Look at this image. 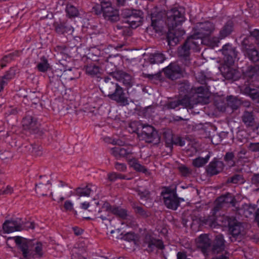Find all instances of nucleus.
Returning <instances> with one entry per match:
<instances>
[{
  "label": "nucleus",
  "mask_w": 259,
  "mask_h": 259,
  "mask_svg": "<svg viewBox=\"0 0 259 259\" xmlns=\"http://www.w3.org/2000/svg\"><path fill=\"white\" fill-rule=\"evenodd\" d=\"M214 29L213 25L209 22L199 23L194 29V31L199 35V37L204 38L209 35Z\"/></svg>",
  "instance_id": "obj_9"
},
{
  "label": "nucleus",
  "mask_w": 259,
  "mask_h": 259,
  "mask_svg": "<svg viewBox=\"0 0 259 259\" xmlns=\"http://www.w3.org/2000/svg\"><path fill=\"white\" fill-rule=\"evenodd\" d=\"M138 125V122H134L131 123L130 125L129 128H131L132 130H130V129L128 130L130 132L136 133L140 140H143L144 139L146 135L145 134L143 133L142 131L144 127V125L139 124V126L137 128L133 130L134 127H137Z\"/></svg>",
  "instance_id": "obj_18"
},
{
  "label": "nucleus",
  "mask_w": 259,
  "mask_h": 259,
  "mask_svg": "<svg viewBox=\"0 0 259 259\" xmlns=\"http://www.w3.org/2000/svg\"><path fill=\"white\" fill-rule=\"evenodd\" d=\"M251 35L255 39L259 40V30L255 29L253 31L251 32Z\"/></svg>",
  "instance_id": "obj_56"
},
{
  "label": "nucleus",
  "mask_w": 259,
  "mask_h": 259,
  "mask_svg": "<svg viewBox=\"0 0 259 259\" xmlns=\"http://www.w3.org/2000/svg\"><path fill=\"white\" fill-rule=\"evenodd\" d=\"M223 167L224 164L222 161L211 162L209 164L208 171L211 175H216L223 170Z\"/></svg>",
  "instance_id": "obj_17"
},
{
  "label": "nucleus",
  "mask_w": 259,
  "mask_h": 259,
  "mask_svg": "<svg viewBox=\"0 0 259 259\" xmlns=\"http://www.w3.org/2000/svg\"><path fill=\"white\" fill-rule=\"evenodd\" d=\"M22 125L25 129L32 131H35L38 127L36 120L30 115H27L23 118Z\"/></svg>",
  "instance_id": "obj_15"
},
{
  "label": "nucleus",
  "mask_w": 259,
  "mask_h": 259,
  "mask_svg": "<svg viewBox=\"0 0 259 259\" xmlns=\"http://www.w3.org/2000/svg\"><path fill=\"white\" fill-rule=\"evenodd\" d=\"M220 38L218 37H213L210 39L209 42H208V45L211 46L212 47H215L218 46L219 42H220Z\"/></svg>",
  "instance_id": "obj_48"
},
{
  "label": "nucleus",
  "mask_w": 259,
  "mask_h": 259,
  "mask_svg": "<svg viewBox=\"0 0 259 259\" xmlns=\"http://www.w3.org/2000/svg\"><path fill=\"white\" fill-rule=\"evenodd\" d=\"M176 189V188L173 189L165 188L161 192L165 205L167 208L175 210L178 207L180 200L184 201L183 198L177 197Z\"/></svg>",
  "instance_id": "obj_4"
},
{
  "label": "nucleus",
  "mask_w": 259,
  "mask_h": 259,
  "mask_svg": "<svg viewBox=\"0 0 259 259\" xmlns=\"http://www.w3.org/2000/svg\"><path fill=\"white\" fill-rule=\"evenodd\" d=\"M128 237H129L132 240L134 239V236L132 234H127L125 236V237L127 238Z\"/></svg>",
  "instance_id": "obj_62"
},
{
  "label": "nucleus",
  "mask_w": 259,
  "mask_h": 259,
  "mask_svg": "<svg viewBox=\"0 0 259 259\" xmlns=\"http://www.w3.org/2000/svg\"><path fill=\"white\" fill-rule=\"evenodd\" d=\"M222 53L224 55V76L228 79L236 80L239 76L238 71L230 67L237 57V52L229 45H225L222 49Z\"/></svg>",
  "instance_id": "obj_3"
},
{
  "label": "nucleus",
  "mask_w": 259,
  "mask_h": 259,
  "mask_svg": "<svg viewBox=\"0 0 259 259\" xmlns=\"http://www.w3.org/2000/svg\"><path fill=\"white\" fill-rule=\"evenodd\" d=\"M160 140L159 135L155 129L152 126L147 125V143L157 144Z\"/></svg>",
  "instance_id": "obj_13"
},
{
  "label": "nucleus",
  "mask_w": 259,
  "mask_h": 259,
  "mask_svg": "<svg viewBox=\"0 0 259 259\" xmlns=\"http://www.w3.org/2000/svg\"><path fill=\"white\" fill-rule=\"evenodd\" d=\"M254 118L252 114L248 112L244 113L243 117V121L245 124L247 126H251L253 121Z\"/></svg>",
  "instance_id": "obj_36"
},
{
  "label": "nucleus",
  "mask_w": 259,
  "mask_h": 259,
  "mask_svg": "<svg viewBox=\"0 0 259 259\" xmlns=\"http://www.w3.org/2000/svg\"><path fill=\"white\" fill-rule=\"evenodd\" d=\"M243 93L248 95L253 100H259V91L254 89H251L249 87H246L243 91Z\"/></svg>",
  "instance_id": "obj_26"
},
{
  "label": "nucleus",
  "mask_w": 259,
  "mask_h": 259,
  "mask_svg": "<svg viewBox=\"0 0 259 259\" xmlns=\"http://www.w3.org/2000/svg\"><path fill=\"white\" fill-rule=\"evenodd\" d=\"M183 72V70L176 63L170 64L164 70L166 75L172 80L180 77Z\"/></svg>",
  "instance_id": "obj_11"
},
{
  "label": "nucleus",
  "mask_w": 259,
  "mask_h": 259,
  "mask_svg": "<svg viewBox=\"0 0 259 259\" xmlns=\"http://www.w3.org/2000/svg\"><path fill=\"white\" fill-rule=\"evenodd\" d=\"M185 21L183 15L177 10H173L168 13L167 24L169 27L167 34L168 43L171 45H176L184 35L185 31L181 28L176 27L181 25Z\"/></svg>",
  "instance_id": "obj_2"
},
{
  "label": "nucleus",
  "mask_w": 259,
  "mask_h": 259,
  "mask_svg": "<svg viewBox=\"0 0 259 259\" xmlns=\"http://www.w3.org/2000/svg\"><path fill=\"white\" fill-rule=\"evenodd\" d=\"M72 71L71 69L65 70L62 73L61 77L66 80H72L75 77L71 75Z\"/></svg>",
  "instance_id": "obj_42"
},
{
  "label": "nucleus",
  "mask_w": 259,
  "mask_h": 259,
  "mask_svg": "<svg viewBox=\"0 0 259 259\" xmlns=\"http://www.w3.org/2000/svg\"><path fill=\"white\" fill-rule=\"evenodd\" d=\"M23 227H24V230L25 229H33L35 227V226H34V224L33 222H26L25 223H23Z\"/></svg>",
  "instance_id": "obj_53"
},
{
  "label": "nucleus",
  "mask_w": 259,
  "mask_h": 259,
  "mask_svg": "<svg viewBox=\"0 0 259 259\" xmlns=\"http://www.w3.org/2000/svg\"><path fill=\"white\" fill-rule=\"evenodd\" d=\"M66 12L69 17H75L77 16L78 14L77 9L71 5L67 6Z\"/></svg>",
  "instance_id": "obj_37"
},
{
  "label": "nucleus",
  "mask_w": 259,
  "mask_h": 259,
  "mask_svg": "<svg viewBox=\"0 0 259 259\" xmlns=\"http://www.w3.org/2000/svg\"><path fill=\"white\" fill-rule=\"evenodd\" d=\"M56 31L58 33H72L73 31V27L68 24L60 23L56 27Z\"/></svg>",
  "instance_id": "obj_22"
},
{
  "label": "nucleus",
  "mask_w": 259,
  "mask_h": 259,
  "mask_svg": "<svg viewBox=\"0 0 259 259\" xmlns=\"http://www.w3.org/2000/svg\"><path fill=\"white\" fill-rule=\"evenodd\" d=\"M113 77L127 87H130L132 85L133 79L132 76L124 72L117 71L114 73Z\"/></svg>",
  "instance_id": "obj_14"
},
{
  "label": "nucleus",
  "mask_w": 259,
  "mask_h": 259,
  "mask_svg": "<svg viewBox=\"0 0 259 259\" xmlns=\"http://www.w3.org/2000/svg\"><path fill=\"white\" fill-rule=\"evenodd\" d=\"M64 207L66 210L71 211L73 208V204L71 201L67 200L65 202Z\"/></svg>",
  "instance_id": "obj_49"
},
{
  "label": "nucleus",
  "mask_w": 259,
  "mask_h": 259,
  "mask_svg": "<svg viewBox=\"0 0 259 259\" xmlns=\"http://www.w3.org/2000/svg\"><path fill=\"white\" fill-rule=\"evenodd\" d=\"M37 68L40 72H46L50 68V65L48 63V60L42 57L40 59V61L37 65Z\"/></svg>",
  "instance_id": "obj_31"
},
{
  "label": "nucleus",
  "mask_w": 259,
  "mask_h": 259,
  "mask_svg": "<svg viewBox=\"0 0 259 259\" xmlns=\"http://www.w3.org/2000/svg\"><path fill=\"white\" fill-rule=\"evenodd\" d=\"M143 18L141 13L139 11H135V14L130 17L128 19L124 20V22L132 28H136L143 23Z\"/></svg>",
  "instance_id": "obj_12"
},
{
  "label": "nucleus",
  "mask_w": 259,
  "mask_h": 259,
  "mask_svg": "<svg viewBox=\"0 0 259 259\" xmlns=\"http://www.w3.org/2000/svg\"><path fill=\"white\" fill-rule=\"evenodd\" d=\"M110 152L116 158L126 156L130 153V152L127 149L119 147L112 148Z\"/></svg>",
  "instance_id": "obj_19"
},
{
  "label": "nucleus",
  "mask_w": 259,
  "mask_h": 259,
  "mask_svg": "<svg viewBox=\"0 0 259 259\" xmlns=\"http://www.w3.org/2000/svg\"><path fill=\"white\" fill-rule=\"evenodd\" d=\"M101 212H104L105 215L96 214L97 218L101 219L103 221L107 220V215L109 212L116 214L121 218H124L126 216V211L122 208L119 207H112L108 202H105L103 204L102 210H98V213Z\"/></svg>",
  "instance_id": "obj_6"
},
{
  "label": "nucleus",
  "mask_w": 259,
  "mask_h": 259,
  "mask_svg": "<svg viewBox=\"0 0 259 259\" xmlns=\"http://www.w3.org/2000/svg\"><path fill=\"white\" fill-rule=\"evenodd\" d=\"M230 182L234 184H242L244 182V181L241 176L236 175L231 178Z\"/></svg>",
  "instance_id": "obj_46"
},
{
  "label": "nucleus",
  "mask_w": 259,
  "mask_h": 259,
  "mask_svg": "<svg viewBox=\"0 0 259 259\" xmlns=\"http://www.w3.org/2000/svg\"><path fill=\"white\" fill-rule=\"evenodd\" d=\"M224 248V239L222 235L217 236L215 240V244L213 247L214 251L218 252Z\"/></svg>",
  "instance_id": "obj_25"
},
{
  "label": "nucleus",
  "mask_w": 259,
  "mask_h": 259,
  "mask_svg": "<svg viewBox=\"0 0 259 259\" xmlns=\"http://www.w3.org/2000/svg\"><path fill=\"white\" fill-rule=\"evenodd\" d=\"M130 165L133 167L136 170L138 171H141L143 172H145L146 169L144 168V166L141 165L137 160L132 159L129 161Z\"/></svg>",
  "instance_id": "obj_33"
},
{
  "label": "nucleus",
  "mask_w": 259,
  "mask_h": 259,
  "mask_svg": "<svg viewBox=\"0 0 259 259\" xmlns=\"http://www.w3.org/2000/svg\"><path fill=\"white\" fill-rule=\"evenodd\" d=\"M218 206L215 207L213 209L212 215L209 217L205 220V223L208 225L211 228H215L219 225L218 221H217L216 217L214 215V213L218 211ZM220 225H222V224H220Z\"/></svg>",
  "instance_id": "obj_24"
},
{
  "label": "nucleus",
  "mask_w": 259,
  "mask_h": 259,
  "mask_svg": "<svg viewBox=\"0 0 259 259\" xmlns=\"http://www.w3.org/2000/svg\"><path fill=\"white\" fill-rule=\"evenodd\" d=\"M13 192V189L10 186H7L5 188H3L0 190V195H10Z\"/></svg>",
  "instance_id": "obj_44"
},
{
  "label": "nucleus",
  "mask_w": 259,
  "mask_h": 259,
  "mask_svg": "<svg viewBox=\"0 0 259 259\" xmlns=\"http://www.w3.org/2000/svg\"><path fill=\"white\" fill-rule=\"evenodd\" d=\"M137 211H138V212L139 213H141L142 211H143V210L140 207H137Z\"/></svg>",
  "instance_id": "obj_64"
},
{
  "label": "nucleus",
  "mask_w": 259,
  "mask_h": 259,
  "mask_svg": "<svg viewBox=\"0 0 259 259\" xmlns=\"http://www.w3.org/2000/svg\"><path fill=\"white\" fill-rule=\"evenodd\" d=\"M51 187L49 181L44 184L41 183L36 184L35 186V191L36 193L41 196L47 195V192L50 190Z\"/></svg>",
  "instance_id": "obj_20"
},
{
  "label": "nucleus",
  "mask_w": 259,
  "mask_h": 259,
  "mask_svg": "<svg viewBox=\"0 0 259 259\" xmlns=\"http://www.w3.org/2000/svg\"><path fill=\"white\" fill-rule=\"evenodd\" d=\"M179 104H182L186 107L192 108V106L190 101V99L186 97L184 99L179 101Z\"/></svg>",
  "instance_id": "obj_45"
},
{
  "label": "nucleus",
  "mask_w": 259,
  "mask_h": 259,
  "mask_svg": "<svg viewBox=\"0 0 259 259\" xmlns=\"http://www.w3.org/2000/svg\"><path fill=\"white\" fill-rule=\"evenodd\" d=\"M107 96L110 99L115 101L118 103L122 105H126L128 104V101L127 98L125 96V94L121 87L119 85L113 92V93L107 94Z\"/></svg>",
  "instance_id": "obj_10"
},
{
  "label": "nucleus",
  "mask_w": 259,
  "mask_h": 259,
  "mask_svg": "<svg viewBox=\"0 0 259 259\" xmlns=\"http://www.w3.org/2000/svg\"><path fill=\"white\" fill-rule=\"evenodd\" d=\"M210 156V155L209 154L204 158L198 157L195 158L193 160V165L197 167L202 166L208 162Z\"/></svg>",
  "instance_id": "obj_28"
},
{
  "label": "nucleus",
  "mask_w": 259,
  "mask_h": 259,
  "mask_svg": "<svg viewBox=\"0 0 259 259\" xmlns=\"http://www.w3.org/2000/svg\"><path fill=\"white\" fill-rule=\"evenodd\" d=\"M14 57V54H10L8 55L5 56L2 59V62L1 63V65L2 68L6 66V64L4 62L8 63L10 62L13 59Z\"/></svg>",
  "instance_id": "obj_40"
},
{
  "label": "nucleus",
  "mask_w": 259,
  "mask_h": 259,
  "mask_svg": "<svg viewBox=\"0 0 259 259\" xmlns=\"http://www.w3.org/2000/svg\"><path fill=\"white\" fill-rule=\"evenodd\" d=\"M96 189V187L92 184L88 185L84 188H77L76 190V195L79 197L82 196H89Z\"/></svg>",
  "instance_id": "obj_16"
},
{
  "label": "nucleus",
  "mask_w": 259,
  "mask_h": 259,
  "mask_svg": "<svg viewBox=\"0 0 259 259\" xmlns=\"http://www.w3.org/2000/svg\"><path fill=\"white\" fill-rule=\"evenodd\" d=\"M110 78H106L105 81L106 84H105L104 88L108 94H111L118 88L119 85L116 83H113L112 81H110Z\"/></svg>",
  "instance_id": "obj_27"
},
{
  "label": "nucleus",
  "mask_w": 259,
  "mask_h": 259,
  "mask_svg": "<svg viewBox=\"0 0 259 259\" xmlns=\"http://www.w3.org/2000/svg\"><path fill=\"white\" fill-rule=\"evenodd\" d=\"M23 222L20 218L6 221L3 224V229L5 233H11L15 231L24 230Z\"/></svg>",
  "instance_id": "obj_8"
},
{
  "label": "nucleus",
  "mask_w": 259,
  "mask_h": 259,
  "mask_svg": "<svg viewBox=\"0 0 259 259\" xmlns=\"http://www.w3.org/2000/svg\"><path fill=\"white\" fill-rule=\"evenodd\" d=\"M15 74V70L12 69L7 72L6 74L2 77L10 81L14 77Z\"/></svg>",
  "instance_id": "obj_43"
},
{
  "label": "nucleus",
  "mask_w": 259,
  "mask_h": 259,
  "mask_svg": "<svg viewBox=\"0 0 259 259\" xmlns=\"http://www.w3.org/2000/svg\"><path fill=\"white\" fill-rule=\"evenodd\" d=\"M108 179L111 181H114L117 179H125L124 177H122L121 175L117 174L115 172L110 173L108 175Z\"/></svg>",
  "instance_id": "obj_41"
},
{
  "label": "nucleus",
  "mask_w": 259,
  "mask_h": 259,
  "mask_svg": "<svg viewBox=\"0 0 259 259\" xmlns=\"http://www.w3.org/2000/svg\"><path fill=\"white\" fill-rule=\"evenodd\" d=\"M234 154L232 153H227L225 157V160L229 166H232L234 165L233 160Z\"/></svg>",
  "instance_id": "obj_38"
},
{
  "label": "nucleus",
  "mask_w": 259,
  "mask_h": 259,
  "mask_svg": "<svg viewBox=\"0 0 259 259\" xmlns=\"http://www.w3.org/2000/svg\"><path fill=\"white\" fill-rule=\"evenodd\" d=\"M249 59L253 62L259 61V53L253 49H250L247 50L246 52Z\"/></svg>",
  "instance_id": "obj_32"
},
{
  "label": "nucleus",
  "mask_w": 259,
  "mask_h": 259,
  "mask_svg": "<svg viewBox=\"0 0 259 259\" xmlns=\"http://www.w3.org/2000/svg\"><path fill=\"white\" fill-rule=\"evenodd\" d=\"M177 259H190L187 258L186 255L185 253L182 252H179L177 253Z\"/></svg>",
  "instance_id": "obj_57"
},
{
  "label": "nucleus",
  "mask_w": 259,
  "mask_h": 259,
  "mask_svg": "<svg viewBox=\"0 0 259 259\" xmlns=\"http://www.w3.org/2000/svg\"><path fill=\"white\" fill-rule=\"evenodd\" d=\"M145 189L144 188L141 187L138 188L137 190L138 195L140 196L141 198H143L145 196Z\"/></svg>",
  "instance_id": "obj_54"
},
{
  "label": "nucleus",
  "mask_w": 259,
  "mask_h": 259,
  "mask_svg": "<svg viewBox=\"0 0 259 259\" xmlns=\"http://www.w3.org/2000/svg\"><path fill=\"white\" fill-rule=\"evenodd\" d=\"M248 148L251 151L259 152V143H250Z\"/></svg>",
  "instance_id": "obj_47"
},
{
  "label": "nucleus",
  "mask_w": 259,
  "mask_h": 259,
  "mask_svg": "<svg viewBox=\"0 0 259 259\" xmlns=\"http://www.w3.org/2000/svg\"><path fill=\"white\" fill-rule=\"evenodd\" d=\"M204 41L194 31V34L187 39L184 46L179 50V55L184 57L188 56L190 50H196L197 47Z\"/></svg>",
  "instance_id": "obj_5"
},
{
  "label": "nucleus",
  "mask_w": 259,
  "mask_h": 259,
  "mask_svg": "<svg viewBox=\"0 0 259 259\" xmlns=\"http://www.w3.org/2000/svg\"><path fill=\"white\" fill-rule=\"evenodd\" d=\"M9 81L3 77H0V92L3 90L4 87Z\"/></svg>",
  "instance_id": "obj_51"
},
{
  "label": "nucleus",
  "mask_w": 259,
  "mask_h": 259,
  "mask_svg": "<svg viewBox=\"0 0 259 259\" xmlns=\"http://www.w3.org/2000/svg\"><path fill=\"white\" fill-rule=\"evenodd\" d=\"M101 6L105 19L111 22H116L119 19L118 11L112 7L110 2H102Z\"/></svg>",
  "instance_id": "obj_7"
},
{
  "label": "nucleus",
  "mask_w": 259,
  "mask_h": 259,
  "mask_svg": "<svg viewBox=\"0 0 259 259\" xmlns=\"http://www.w3.org/2000/svg\"><path fill=\"white\" fill-rule=\"evenodd\" d=\"M93 10L96 14H100L102 12V6L101 5L100 7L99 5H97L93 7Z\"/></svg>",
  "instance_id": "obj_55"
},
{
  "label": "nucleus",
  "mask_w": 259,
  "mask_h": 259,
  "mask_svg": "<svg viewBox=\"0 0 259 259\" xmlns=\"http://www.w3.org/2000/svg\"><path fill=\"white\" fill-rule=\"evenodd\" d=\"M210 244V239L206 234L201 235L197 240V246L202 249L206 248Z\"/></svg>",
  "instance_id": "obj_21"
},
{
  "label": "nucleus",
  "mask_w": 259,
  "mask_h": 259,
  "mask_svg": "<svg viewBox=\"0 0 259 259\" xmlns=\"http://www.w3.org/2000/svg\"><path fill=\"white\" fill-rule=\"evenodd\" d=\"M85 71L87 74L93 76L99 73L100 69L98 66L92 64L87 66Z\"/></svg>",
  "instance_id": "obj_29"
},
{
  "label": "nucleus",
  "mask_w": 259,
  "mask_h": 259,
  "mask_svg": "<svg viewBox=\"0 0 259 259\" xmlns=\"http://www.w3.org/2000/svg\"><path fill=\"white\" fill-rule=\"evenodd\" d=\"M14 240L21 255L20 259H35L42 256V245L40 242L33 243L19 236L15 237Z\"/></svg>",
  "instance_id": "obj_1"
},
{
  "label": "nucleus",
  "mask_w": 259,
  "mask_h": 259,
  "mask_svg": "<svg viewBox=\"0 0 259 259\" xmlns=\"http://www.w3.org/2000/svg\"><path fill=\"white\" fill-rule=\"evenodd\" d=\"M233 198L230 194L219 197L215 201L217 205H221L222 203H233Z\"/></svg>",
  "instance_id": "obj_34"
},
{
  "label": "nucleus",
  "mask_w": 259,
  "mask_h": 259,
  "mask_svg": "<svg viewBox=\"0 0 259 259\" xmlns=\"http://www.w3.org/2000/svg\"><path fill=\"white\" fill-rule=\"evenodd\" d=\"M91 52L93 54H95L96 56H99L101 55L100 52L96 48L92 49Z\"/></svg>",
  "instance_id": "obj_60"
},
{
  "label": "nucleus",
  "mask_w": 259,
  "mask_h": 259,
  "mask_svg": "<svg viewBox=\"0 0 259 259\" xmlns=\"http://www.w3.org/2000/svg\"><path fill=\"white\" fill-rule=\"evenodd\" d=\"M90 206V203L88 202H84L80 204V207L83 209H87Z\"/></svg>",
  "instance_id": "obj_58"
},
{
  "label": "nucleus",
  "mask_w": 259,
  "mask_h": 259,
  "mask_svg": "<svg viewBox=\"0 0 259 259\" xmlns=\"http://www.w3.org/2000/svg\"><path fill=\"white\" fill-rule=\"evenodd\" d=\"M115 168L116 169L121 171H124L126 169V165L124 164L118 162L115 164Z\"/></svg>",
  "instance_id": "obj_50"
},
{
  "label": "nucleus",
  "mask_w": 259,
  "mask_h": 259,
  "mask_svg": "<svg viewBox=\"0 0 259 259\" xmlns=\"http://www.w3.org/2000/svg\"><path fill=\"white\" fill-rule=\"evenodd\" d=\"M232 23L231 22H229L220 31V38L223 39L229 35L232 31Z\"/></svg>",
  "instance_id": "obj_30"
},
{
  "label": "nucleus",
  "mask_w": 259,
  "mask_h": 259,
  "mask_svg": "<svg viewBox=\"0 0 259 259\" xmlns=\"http://www.w3.org/2000/svg\"><path fill=\"white\" fill-rule=\"evenodd\" d=\"M250 209H252V208H248L244 210V215L245 217H248L249 215L252 214V212L251 210H250Z\"/></svg>",
  "instance_id": "obj_59"
},
{
  "label": "nucleus",
  "mask_w": 259,
  "mask_h": 259,
  "mask_svg": "<svg viewBox=\"0 0 259 259\" xmlns=\"http://www.w3.org/2000/svg\"><path fill=\"white\" fill-rule=\"evenodd\" d=\"M180 171L182 175L186 176L190 172L189 169L185 166L182 165L179 167Z\"/></svg>",
  "instance_id": "obj_52"
},
{
  "label": "nucleus",
  "mask_w": 259,
  "mask_h": 259,
  "mask_svg": "<svg viewBox=\"0 0 259 259\" xmlns=\"http://www.w3.org/2000/svg\"><path fill=\"white\" fill-rule=\"evenodd\" d=\"M73 230H74V233L77 235H80L82 232V230L79 229L78 228H74L73 229Z\"/></svg>",
  "instance_id": "obj_61"
},
{
  "label": "nucleus",
  "mask_w": 259,
  "mask_h": 259,
  "mask_svg": "<svg viewBox=\"0 0 259 259\" xmlns=\"http://www.w3.org/2000/svg\"><path fill=\"white\" fill-rule=\"evenodd\" d=\"M136 10H131L130 9H125L122 11V15L125 18V20L128 19L129 18L135 14Z\"/></svg>",
  "instance_id": "obj_39"
},
{
  "label": "nucleus",
  "mask_w": 259,
  "mask_h": 259,
  "mask_svg": "<svg viewBox=\"0 0 259 259\" xmlns=\"http://www.w3.org/2000/svg\"><path fill=\"white\" fill-rule=\"evenodd\" d=\"M164 60L165 57L163 55L159 53L151 54L149 56V60L151 64L161 63Z\"/></svg>",
  "instance_id": "obj_23"
},
{
  "label": "nucleus",
  "mask_w": 259,
  "mask_h": 259,
  "mask_svg": "<svg viewBox=\"0 0 259 259\" xmlns=\"http://www.w3.org/2000/svg\"><path fill=\"white\" fill-rule=\"evenodd\" d=\"M149 247L152 248L153 246L159 249H163L164 248L163 243L161 240L152 238L148 242Z\"/></svg>",
  "instance_id": "obj_35"
},
{
  "label": "nucleus",
  "mask_w": 259,
  "mask_h": 259,
  "mask_svg": "<svg viewBox=\"0 0 259 259\" xmlns=\"http://www.w3.org/2000/svg\"><path fill=\"white\" fill-rule=\"evenodd\" d=\"M255 219H256V221L257 222L258 224L259 225V210H258L256 212Z\"/></svg>",
  "instance_id": "obj_63"
}]
</instances>
